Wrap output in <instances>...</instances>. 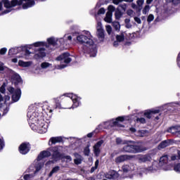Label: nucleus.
<instances>
[{
    "label": "nucleus",
    "mask_w": 180,
    "mask_h": 180,
    "mask_svg": "<svg viewBox=\"0 0 180 180\" xmlns=\"http://www.w3.org/2000/svg\"><path fill=\"white\" fill-rule=\"evenodd\" d=\"M120 7L122 8V9H123L124 11H126V8H127V5L126 4H124L121 5Z\"/></svg>",
    "instance_id": "obj_62"
},
{
    "label": "nucleus",
    "mask_w": 180,
    "mask_h": 180,
    "mask_svg": "<svg viewBox=\"0 0 180 180\" xmlns=\"http://www.w3.org/2000/svg\"><path fill=\"white\" fill-rule=\"evenodd\" d=\"M32 178H33V175H32V174H25L24 176V179L25 180H31Z\"/></svg>",
    "instance_id": "obj_48"
},
{
    "label": "nucleus",
    "mask_w": 180,
    "mask_h": 180,
    "mask_svg": "<svg viewBox=\"0 0 180 180\" xmlns=\"http://www.w3.org/2000/svg\"><path fill=\"white\" fill-rule=\"evenodd\" d=\"M125 27L127 29H131V23L130 22V18H126L124 20Z\"/></svg>",
    "instance_id": "obj_31"
},
{
    "label": "nucleus",
    "mask_w": 180,
    "mask_h": 180,
    "mask_svg": "<svg viewBox=\"0 0 180 180\" xmlns=\"http://www.w3.org/2000/svg\"><path fill=\"white\" fill-rule=\"evenodd\" d=\"M105 30L108 34H112V27L110 25H106Z\"/></svg>",
    "instance_id": "obj_43"
},
{
    "label": "nucleus",
    "mask_w": 180,
    "mask_h": 180,
    "mask_svg": "<svg viewBox=\"0 0 180 180\" xmlns=\"http://www.w3.org/2000/svg\"><path fill=\"white\" fill-rule=\"evenodd\" d=\"M108 12H110V13H112V12H115V6H109Z\"/></svg>",
    "instance_id": "obj_55"
},
{
    "label": "nucleus",
    "mask_w": 180,
    "mask_h": 180,
    "mask_svg": "<svg viewBox=\"0 0 180 180\" xmlns=\"http://www.w3.org/2000/svg\"><path fill=\"white\" fill-rule=\"evenodd\" d=\"M98 15H103L105 13V8H101L98 10Z\"/></svg>",
    "instance_id": "obj_57"
},
{
    "label": "nucleus",
    "mask_w": 180,
    "mask_h": 180,
    "mask_svg": "<svg viewBox=\"0 0 180 180\" xmlns=\"http://www.w3.org/2000/svg\"><path fill=\"white\" fill-rule=\"evenodd\" d=\"M104 20L107 23H112V13L110 12H107Z\"/></svg>",
    "instance_id": "obj_26"
},
{
    "label": "nucleus",
    "mask_w": 180,
    "mask_h": 180,
    "mask_svg": "<svg viewBox=\"0 0 180 180\" xmlns=\"http://www.w3.org/2000/svg\"><path fill=\"white\" fill-rule=\"evenodd\" d=\"M112 27H114L115 30H120V23H119V22L117 21L113 22Z\"/></svg>",
    "instance_id": "obj_35"
},
{
    "label": "nucleus",
    "mask_w": 180,
    "mask_h": 180,
    "mask_svg": "<svg viewBox=\"0 0 180 180\" xmlns=\"http://www.w3.org/2000/svg\"><path fill=\"white\" fill-rule=\"evenodd\" d=\"M170 160L171 161H178V160H180V151L176 150V153L171 155Z\"/></svg>",
    "instance_id": "obj_23"
},
{
    "label": "nucleus",
    "mask_w": 180,
    "mask_h": 180,
    "mask_svg": "<svg viewBox=\"0 0 180 180\" xmlns=\"http://www.w3.org/2000/svg\"><path fill=\"white\" fill-rule=\"evenodd\" d=\"M98 165H99V160H97L95 162V167L91 168V172H94V171H95V169H96V168H98Z\"/></svg>",
    "instance_id": "obj_51"
},
{
    "label": "nucleus",
    "mask_w": 180,
    "mask_h": 180,
    "mask_svg": "<svg viewBox=\"0 0 180 180\" xmlns=\"http://www.w3.org/2000/svg\"><path fill=\"white\" fill-rule=\"evenodd\" d=\"M19 151L20 154H27L30 151V144L26 143H22L19 147Z\"/></svg>",
    "instance_id": "obj_12"
},
{
    "label": "nucleus",
    "mask_w": 180,
    "mask_h": 180,
    "mask_svg": "<svg viewBox=\"0 0 180 180\" xmlns=\"http://www.w3.org/2000/svg\"><path fill=\"white\" fill-rule=\"evenodd\" d=\"M96 29H97V32L103 30V28L102 27V22H97Z\"/></svg>",
    "instance_id": "obj_42"
},
{
    "label": "nucleus",
    "mask_w": 180,
    "mask_h": 180,
    "mask_svg": "<svg viewBox=\"0 0 180 180\" xmlns=\"http://www.w3.org/2000/svg\"><path fill=\"white\" fill-rule=\"evenodd\" d=\"M4 140L2 138H0V150H2L4 148Z\"/></svg>",
    "instance_id": "obj_59"
},
{
    "label": "nucleus",
    "mask_w": 180,
    "mask_h": 180,
    "mask_svg": "<svg viewBox=\"0 0 180 180\" xmlns=\"http://www.w3.org/2000/svg\"><path fill=\"white\" fill-rule=\"evenodd\" d=\"M21 2H26L22 5L23 9H27V8H32L34 5V0H20Z\"/></svg>",
    "instance_id": "obj_18"
},
{
    "label": "nucleus",
    "mask_w": 180,
    "mask_h": 180,
    "mask_svg": "<svg viewBox=\"0 0 180 180\" xmlns=\"http://www.w3.org/2000/svg\"><path fill=\"white\" fill-rule=\"evenodd\" d=\"M124 120H127V117H118L115 120L105 122V124H110L111 127L117 126L118 127H122L120 123L124 122Z\"/></svg>",
    "instance_id": "obj_9"
},
{
    "label": "nucleus",
    "mask_w": 180,
    "mask_h": 180,
    "mask_svg": "<svg viewBox=\"0 0 180 180\" xmlns=\"http://www.w3.org/2000/svg\"><path fill=\"white\" fill-rule=\"evenodd\" d=\"M63 141V138L61 136L52 137L49 140V146H53L57 143H61Z\"/></svg>",
    "instance_id": "obj_20"
},
{
    "label": "nucleus",
    "mask_w": 180,
    "mask_h": 180,
    "mask_svg": "<svg viewBox=\"0 0 180 180\" xmlns=\"http://www.w3.org/2000/svg\"><path fill=\"white\" fill-rule=\"evenodd\" d=\"M153 20H154V15L150 14V15L148 16L147 22H148V23H151V22H153Z\"/></svg>",
    "instance_id": "obj_41"
},
{
    "label": "nucleus",
    "mask_w": 180,
    "mask_h": 180,
    "mask_svg": "<svg viewBox=\"0 0 180 180\" xmlns=\"http://www.w3.org/2000/svg\"><path fill=\"white\" fill-rule=\"evenodd\" d=\"M116 143H117V144H126V142H123L122 141V139H120V138H117Z\"/></svg>",
    "instance_id": "obj_53"
},
{
    "label": "nucleus",
    "mask_w": 180,
    "mask_h": 180,
    "mask_svg": "<svg viewBox=\"0 0 180 180\" xmlns=\"http://www.w3.org/2000/svg\"><path fill=\"white\" fill-rule=\"evenodd\" d=\"M119 176H120V174H119V173L115 170H111L105 174V178L107 179H117Z\"/></svg>",
    "instance_id": "obj_14"
},
{
    "label": "nucleus",
    "mask_w": 180,
    "mask_h": 180,
    "mask_svg": "<svg viewBox=\"0 0 180 180\" xmlns=\"http://www.w3.org/2000/svg\"><path fill=\"white\" fill-rule=\"evenodd\" d=\"M7 91L10 92V94H12V99L13 102H18L20 99V95H22V91L20 89H17L15 90V89L12 86H9L7 89Z\"/></svg>",
    "instance_id": "obj_8"
},
{
    "label": "nucleus",
    "mask_w": 180,
    "mask_h": 180,
    "mask_svg": "<svg viewBox=\"0 0 180 180\" xmlns=\"http://www.w3.org/2000/svg\"><path fill=\"white\" fill-rule=\"evenodd\" d=\"M0 92H1V94H5V85H2L0 87Z\"/></svg>",
    "instance_id": "obj_60"
},
{
    "label": "nucleus",
    "mask_w": 180,
    "mask_h": 180,
    "mask_svg": "<svg viewBox=\"0 0 180 180\" xmlns=\"http://www.w3.org/2000/svg\"><path fill=\"white\" fill-rule=\"evenodd\" d=\"M167 2H174V4H179L180 0H166Z\"/></svg>",
    "instance_id": "obj_61"
},
{
    "label": "nucleus",
    "mask_w": 180,
    "mask_h": 180,
    "mask_svg": "<svg viewBox=\"0 0 180 180\" xmlns=\"http://www.w3.org/2000/svg\"><path fill=\"white\" fill-rule=\"evenodd\" d=\"M136 122L138 123H146V119H144L143 117L138 118L136 120Z\"/></svg>",
    "instance_id": "obj_52"
},
{
    "label": "nucleus",
    "mask_w": 180,
    "mask_h": 180,
    "mask_svg": "<svg viewBox=\"0 0 180 180\" xmlns=\"http://www.w3.org/2000/svg\"><path fill=\"white\" fill-rule=\"evenodd\" d=\"M77 43L82 44L83 53H89L90 57H96V45L94 41V37L91 32H86L84 34L76 36Z\"/></svg>",
    "instance_id": "obj_1"
},
{
    "label": "nucleus",
    "mask_w": 180,
    "mask_h": 180,
    "mask_svg": "<svg viewBox=\"0 0 180 180\" xmlns=\"http://www.w3.org/2000/svg\"><path fill=\"white\" fill-rule=\"evenodd\" d=\"M122 171L123 172H129V171H131V168L130 167V166L125 165L122 166Z\"/></svg>",
    "instance_id": "obj_36"
},
{
    "label": "nucleus",
    "mask_w": 180,
    "mask_h": 180,
    "mask_svg": "<svg viewBox=\"0 0 180 180\" xmlns=\"http://www.w3.org/2000/svg\"><path fill=\"white\" fill-rule=\"evenodd\" d=\"M169 161V160H168V155H165L160 158L159 164L160 165H165L168 164Z\"/></svg>",
    "instance_id": "obj_22"
},
{
    "label": "nucleus",
    "mask_w": 180,
    "mask_h": 180,
    "mask_svg": "<svg viewBox=\"0 0 180 180\" xmlns=\"http://www.w3.org/2000/svg\"><path fill=\"white\" fill-rule=\"evenodd\" d=\"M48 128L49 125L47 124V122H46V121L41 118L38 120L36 123L31 125V129L35 131H37L40 134L47 133Z\"/></svg>",
    "instance_id": "obj_3"
},
{
    "label": "nucleus",
    "mask_w": 180,
    "mask_h": 180,
    "mask_svg": "<svg viewBox=\"0 0 180 180\" xmlns=\"http://www.w3.org/2000/svg\"><path fill=\"white\" fill-rule=\"evenodd\" d=\"M151 160V158L150 156H142L139 158V161L141 162H147V161H150Z\"/></svg>",
    "instance_id": "obj_28"
},
{
    "label": "nucleus",
    "mask_w": 180,
    "mask_h": 180,
    "mask_svg": "<svg viewBox=\"0 0 180 180\" xmlns=\"http://www.w3.org/2000/svg\"><path fill=\"white\" fill-rule=\"evenodd\" d=\"M75 163L77 164V165L81 164V162H82V157H81V155H79L77 153L75 154Z\"/></svg>",
    "instance_id": "obj_27"
},
{
    "label": "nucleus",
    "mask_w": 180,
    "mask_h": 180,
    "mask_svg": "<svg viewBox=\"0 0 180 180\" xmlns=\"http://www.w3.org/2000/svg\"><path fill=\"white\" fill-rule=\"evenodd\" d=\"M18 53V49H11L8 51L9 56H13V54H16Z\"/></svg>",
    "instance_id": "obj_38"
},
{
    "label": "nucleus",
    "mask_w": 180,
    "mask_h": 180,
    "mask_svg": "<svg viewBox=\"0 0 180 180\" xmlns=\"http://www.w3.org/2000/svg\"><path fill=\"white\" fill-rule=\"evenodd\" d=\"M134 20L138 24L141 25V19L137 16L134 17Z\"/></svg>",
    "instance_id": "obj_46"
},
{
    "label": "nucleus",
    "mask_w": 180,
    "mask_h": 180,
    "mask_svg": "<svg viewBox=\"0 0 180 180\" xmlns=\"http://www.w3.org/2000/svg\"><path fill=\"white\" fill-rule=\"evenodd\" d=\"M51 155V153H50V151L49 150H44L39 155L37 158V160L35 162L37 164V165L35 166L37 172L40 171L43 168V167H44V162H43L41 160L47 157H50Z\"/></svg>",
    "instance_id": "obj_6"
},
{
    "label": "nucleus",
    "mask_w": 180,
    "mask_h": 180,
    "mask_svg": "<svg viewBox=\"0 0 180 180\" xmlns=\"http://www.w3.org/2000/svg\"><path fill=\"white\" fill-rule=\"evenodd\" d=\"M97 36L100 41H103V39H105V31L103 30L101 31H97Z\"/></svg>",
    "instance_id": "obj_25"
},
{
    "label": "nucleus",
    "mask_w": 180,
    "mask_h": 180,
    "mask_svg": "<svg viewBox=\"0 0 180 180\" xmlns=\"http://www.w3.org/2000/svg\"><path fill=\"white\" fill-rule=\"evenodd\" d=\"M116 40L119 41L120 43L123 41L124 40V34H120L116 36Z\"/></svg>",
    "instance_id": "obj_33"
},
{
    "label": "nucleus",
    "mask_w": 180,
    "mask_h": 180,
    "mask_svg": "<svg viewBox=\"0 0 180 180\" xmlns=\"http://www.w3.org/2000/svg\"><path fill=\"white\" fill-rule=\"evenodd\" d=\"M119 43L120 42L117 41H114V44H113L114 47H117L119 46Z\"/></svg>",
    "instance_id": "obj_64"
},
{
    "label": "nucleus",
    "mask_w": 180,
    "mask_h": 180,
    "mask_svg": "<svg viewBox=\"0 0 180 180\" xmlns=\"http://www.w3.org/2000/svg\"><path fill=\"white\" fill-rule=\"evenodd\" d=\"M58 61H63L65 64H68V63H71V58H70V53H65L60 55L59 57L56 58Z\"/></svg>",
    "instance_id": "obj_13"
},
{
    "label": "nucleus",
    "mask_w": 180,
    "mask_h": 180,
    "mask_svg": "<svg viewBox=\"0 0 180 180\" xmlns=\"http://www.w3.org/2000/svg\"><path fill=\"white\" fill-rule=\"evenodd\" d=\"M151 8V7H150L149 5H146L143 8V9L142 10V13L143 15H147V13H148V12H150V9Z\"/></svg>",
    "instance_id": "obj_32"
},
{
    "label": "nucleus",
    "mask_w": 180,
    "mask_h": 180,
    "mask_svg": "<svg viewBox=\"0 0 180 180\" xmlns=\"http://www.w3.org/2000/svg\"><path fill=\"white\" fill-rule=\"evenodd\" d=\"M139 136H140V137H144V136H148V131L146 130L139 131Z\"/></svg>",
    "instance_id": "obj_37"
},
{
    "label": "nucleus",
    "mask_w": 180,
    "mask_h": 180,
    "mask_svg": "<svg viewBox=\"0 0 180 180\" xmlns=\"http://www.w3.org/2000/svg\"><path fill=\"white\" fill-rule=\"evenodd\" d=\"M39 47H49L46 42L43 41H37L30 45H27V49L28 50L25 51L24 55L20 56V58H30V54H33L34 53V58L36 60H39V58H43V57H46V52H44V49H39ZM29 50H33V51H30Z\"/></svg>",
    "instance_id": "obj_2"
},
{
    "label": "nucleus",
    "mask_w": 180,
    "mask_h": 180,
    "mask_svg": "<svg viewBox=\"0 0 180 180\" xmlns=\"http://www.w3.org/2000/svg\"><path fill=\"white\" fill-rule=\"evenodd\" d=\"M89 153H91V150H89V147H86L84 148V155H89Z\"/></svg>",
    "instance_id": "obj_54"
},
{
    "label": "nucleus",
    "mask_w": 180,
    "mask_h": 180,
    "mask_svg": "<svg viewBox=\"0 0 180 180\" xmlns=\"http://www.w3.org/2000/svg\"><path fill=\"white\" fill-rule=\"evenodd\" d=\"M65 96H67L68 98H70V99H72V102H73V106L74 108H78V106H79L80 105V102H79V97L77 96V95H74L72 94H65Z\"/></svg>",
    "instance_id": "obj_10"
},
{
    "label": "nucleus",
    "mask_w": 180,
    "mask_h": 180,
    "mask_svg": "<svg viewBox=\"0 0 180 180\" xmlns=\"http://www.w3.org/2000/svg\"><path fill=\"white\" fill-rule=\"evenodd\" d=\"M136 4L139 8H142L143 5H144V0H137Z\"/></svg>",
    "instance_id": "obj_40"
},
{
    "label": "nucleus",
    "mask_w": 180,
    "mask_h": 180,
    "mask_svg": "<svg viewBox=\"0 0 180 180\" xmlns=\"http://www.w3.org/2000/svg\"><path fill=\"white\" fill-rule=\"evenodd\" d=\"M115 18L116 19H120L122 18V13L119 11L115 12Z\"/></svg>",
    "instance_id": "obj_49"
},
{
    "label": "nucleus",
    "mask_w": 180,
    "mask_h": 180,
    "mask_svg": "<svg viewBox=\"0 0 180 180\" xmlns=\"http://www.w3.org/2000/svg\"><path fill=\"white\" fill-rule=\"evenodd\" d=\"M2 2L4 5V7L7 9L13 8L14 6H16V5H19V1L18 0H13L11 1L9 0H2Z\"/></svg>",
    "instance_id": "obj_11"
},
{
    "label": "nucleus",
    "mask_w": 180,
    "mask_h": 180,
    "mask_svg": "<svg viewBox=\"0 0 180 180\" xmlns=\"http://www.w3.org/2000/svg\"><path fill=\"white\" fill-rule=\"evenodd\" d=\"M163 169L164 171H172V169H174V167L171 165H167L163 167Z\"/></svg>",
    "instance_id": "obj_39"
},
{
    "label": "nucleus",
    "mask_w": 180,
    "mask_h": 180,
    "mask_svg": "<svg viewBox=\"0 0 180 180\" xmlns=\"http://www.w3.org/2000/svg\"><path fill=\"white\" fill-rule=\"evenodd\" d=\"M27 117L30 127H32V124H34L37 120H40L41 119V117H39L37 112H35L34 106L33 105L29 107Z\"/></svg>",
    "instance_id": "obj_5"
},
{
    "label": "nucleus",
    "mask_w": 180,
    "mask_h": 180,
    "mask_svg": "<svg viewBox=\"0 0 180 180\" xmlns=\"http://www.w3.org/2000/svg\"><path fill=\"white\" fill-rule=\"evenodd\" d=\"M168 146H169V141H162L159 145V148H165V147H168Z\"/></svg>",
    "instance_id": "obj_30"
},
{
    "label": "nucleus",
    "mask_w": 180,
    "mask_h": 180,
    "mask_svg": "<svg viewBox=\"0 0 180 180\" xmlns=\"http://www.w3.org/2000/svg\"><path fill=\"white\" fill-rule=\"evenodd\" d=\"M8 49H6V48H3L0 50V54L4 55L6 53Z\"/></svg>",
    "instance_id": "obj_58"
},
{
    "label": "nucleus",
    "mask_w": 180,
    "mask_h": 180,
    "mask_svg": "<svg viewBox=\"0 0 180 180\" xmlns=\"http://www.w3.org/2000/svg\"><path fill=\"white\" fill-rule=\"evenodd\" d=\"M51 64L48 62H44L41 64V68L46 69L49 68V67H51Z\"/></svg>",
    "instance_id": "obj_34"
},
{
    "label": "nucleus",
    "mask_w": 180,
    "mask_h": 180,
    "mask_svg": "<svg viewBox=\"0 0 180 180\" xmlns=\"http://www.w3.org/2000/svg\"><path fill=\"white\" fill-rule=\"evenodd\" d=\"M67 65L60 64V65L56 66V70H63V68H65Z\"/></svg>",
    "instance_id": "obj_50"
},
{
    "label": "nucleus",
    "mask_w": 180,
    "mask_h": 180,
    "mask_svg": "<svg viewBox=\"0 0 180 180\" xmlns=\"http://www.w3.org/2000/svg\"><path fill=\"white\" fill-rule=\"evenodd\" d=\"M174 171H175L176 172H180V163L174 165V168H173Z\"/></svg>",
    "instance_id": "obj_45"
},
{
    "label": "nucleus",
    "mask_w": 180,
    "mask_h": 180,
    "mask_svg": "<svg viewBox=\"0 0 180 180\" xmlns=\"http://www.w3.org/2000/svg\"><path fill=\"white\" fill-rule=\"evenodd\" d=\"M102 144H103V141H100L94 146V152L96 157L101 154V146Z\"/></svg>",
    "instance_id": "obj_17"
},
{
    "label": "nucleus",
    "mask_w": 180,
    "mask_h": 180,
    "mask_svg": "<svg viewBox=\"0 0 180 180\" xmlns=\"http://www.w3.org/2000/svg\"><path fill=\"white\" fill-rule=\"evenodd\" d=\"M60 41V44H64V39L60 38V39H57V38H54V37H51V38H48L47 39V41L49 43V44H50L51 46H56V44H57V41Z\"/></svg>",
    "instance_id": "obj_15"
},
{
    "label": "nucleus",
    "mask_w": 180,
    "mask_h": 180,
    "mask_svg": "<svg viewBox=\"0 0 180 180\" xmlns=\"http://www.w3.org/2000/svg\"><path fill=\"white\" fill-rule=\"evenodd\" d=\"M18 65L20 67H23V68L30 67V65H32V61L25 62L23 60H19Z\"/></svg>",
    "instance_id": "obj_24"
},
{
    "label": "nucleus",
    "mask_w": 180,
    "mask_h": 180,
    "mask_svg": "<svg viewBox=\"0 0 180 180\" xmlns=\"http://www.w3.org/2000/svg\"><path fill=\"white\" fill-rule=\"evenodd\" d=\"M63 161H66V162H71L72 161V158H71V156H65L63 158Z\"/></svg>",
    "instance_id": "obj_44"
},
{
    "label": "nucleus",
    "mask_w": 180,
    "mask_h": 180,
    "mask_svg": "<svg viewBox=\"0 0 180 180\" xmlns=\"http://www.w3.org/2000/svg\"><path fill=\"white\" fill-rule=\"evenodd\" d=\"M156 113H160V110H148L144 113V115L148 117V119H151L153 115Z\"/></svg>",
    "instance_id": "obj_19"
},
{
    "label": "nucleus",
    "mask_w": 180,
    "mask_h": 180,
    "mask_svg": "<svg viewBox=\"0 0 180 180\" xmlns=\"http://www.w3.org/2000/svg\"><path fill=\"white\" fill-rule=\"evenodd\" d=\"M125 144L127 145L123 148L125 153H142V151L147 150L146 148L134 146V143L131 141H126Z\"/></svg>",
    "instance_id": "obj_4"
},
{
    "label": "nucleus",
    "mask_w": 180,
    "mask_h": 180,
    "mask_svg": "<svg viewBox=\"0 0 180 180\" xmlns=\"http://www.w3.org/2000/svg\"><path fill=\"white\" fill-rule=\"evenodd\" d=\"M131 6L132 9H136L137 8V5H136V4H134V3H132L131 4Z\"/></svg>",
    "instance_id": "obj_63"
},
{
    "label": "nucleus",
    "mask_w": 180,
    "mask_h": 180,
    "mask_svg": "<svg viewBox=\"0 0 180 180\" xmlns=\"http://www.w3.org/2000/svg\"><path fill=\"white\" fill-rule=\"evenodd\" d=\"M11 74H12L11 81L13 84H19L20 81H22V79L20 78V76L19 75H18L13 71H11Z\"/></svg>",
    "instance_id": "obj_16"
},
{
    "label": "nucleus",
    "mask_w": 180,
    "mask_h": 180,
    "mask_svg": "<svg viewBox=\"0 0 180 180\" xmlns=\"http://www.w3.org/2000/svg\"><path fill=\"white\" fill-rule=\"evenodd\" d=\"M127 14L128 15V16H133V15H134V11L131 9H128L127 11Z\"/></svg>",
    "instance_id": "obj_47"
},
{
    "label": "nucleus",
    "mask_w": 180,
    "mask_h": 180,
    "mask_svg": "<svg viewBox=\"0 0 180 180\" xmlns=\"http://www.w3.org/2000/svg\"><path fill=\"white\" fill-rule=\"evenodd\" d=\"M129 159H130V156L121 155L117 157L115 159V162H117V164H120V162H123L124 161H126V160H129Z\"/></svg>",
    "instance_id": "obj_21"
},
{
    "label": "nucleus",
    "mask_w": 180,
    "mask_h": 180,
    "mask_svg": "<svg viewBox=\"0 0 180 180\" xmlns=\"http://www.w3.org/2000/svg\"><path fill=\"white\" fill-rule=\"evenodd\" d=\"M60 150H61V147H54L51 148V151L53 153V160H49L46 163V167H50L51 164H54V162H57L61 155L60 154Z\"/></svg>",
    "instance_id": "obj_7"
},
{
    "label": "nucleus",
    "mask_w": 180,
    "mask_h": 180,
    "mask_svg": "<svg viewBox=\"0 0 180 180\" xmlns=\"http://www.w3.org/2000/svg\"><path fill=\"white\" fill-rule=\"evenodd\" d=\"M123 1H124V0H112V4H114L115 5H119L120 2Z\"/></svg>",
    "instance_id": "obj_56"
},
{
    "label": "nucleus",
    "mask_w": 180,
    "mask_h": 180,
    "mask_svg": "<svg viewBox=\"0 0 180 180\" xmlns=\"http://www.w3.org/2000/svg\"><path fill=\"white\" fill-rule=\"evenodd\" d=\"M58 171H60V167L56 166V167H53L52 169V170L51 171V172L49 173V176H53V174H57V172H58Z\"/></svg>",
    "instance_id": "obj_29"
}]
</instances>
